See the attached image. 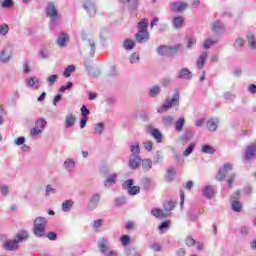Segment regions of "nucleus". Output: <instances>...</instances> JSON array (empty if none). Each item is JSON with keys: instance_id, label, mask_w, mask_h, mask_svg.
I'll return each instance as SVG.
<instances>
[{"instance_id": "obj_1", "label": "nucleus", "mask_w": 256, "mask_h": 256, "mask_svg": "<svg viewBox=\"0 0 256 256\" xmlns=\"http://www.w3.org/2000/svg\"><path fill=\"white\" fill-rule=\"evenodd\" d=\"M29 237V234L25 230H21L16 234L15 239L6 240L3 243V248L6 251H17V247H19V243H23V241L27 240Z\"/></svg>"}, {"instance_id": "obj_2", "label": "nucleus", "mask_w": 256, "mask_h": 256, "mask_svg": "<svg viewBox=\"0 0 256 256\" xmlns=\"http://www.w3.org/2000/svg\"><path fill=\"white\" fill-rule=\"evenodd\" d=\"M173 107H179V90H176L171 98H167L162 106L157 110V113H165Z\"/></svg>"}, {"instance_id": "obj_3", "label": "nucleus", "mask_w": 256, "mask_h": 256, "mask_svg": "<svg viewBox=\"0 0 256 256\" xmlns=\"http://www.w3.org/2000/svg\"><path fill=\"white\" fill-rule=\"evenodd\" d=\"M45 227H47V219L37 217L34 220L33 233L35 237H45Z\"/></svg>"}, {"instance_id": "obj_4", "label": "nucleus", "mask_w": 256, "mask_h": 256, "mask_svg": "<svg viewBox=\"0 0 256 256\" xmlns=\"http://www.w3.org/2000/svg\"><path fill=\"white\" fill-rule=\"evenodd\" d=\"M82 40L87 49H89L90 57H95V49H97L95 38L91 35L83 34Z\"/></svg>"}, {"instance_id": "obj_5", "label": "nucleus", "mask_w": 256, "mask_h": 256, "mask_svg": "<svg viewBox=\"0 0 256 256\" xmlns=\"http://www.w3.org/2000/svg\"><path fill=\"white\" fill-rule=\"evenodd\" d=\"M13 57V46L11 44H6L0 50V63H9Z\"/></svg>"}, {"instance_id": "obj_6", "label": "nucleus", "mask_w": 256, "mask_h": 256, "mask_svg": "<svg viewBox=\"0 0 256 256\" xmlns=\"http://www.w3.org/2000/svg\"><path fill=\"white\" fill-rule=\"evenodd\" d=\"M46 15L47 17L51 18V21H57V19H60L59 11L57 10L55 3L48 2L46 7Z\"/></svg>"}, {"instance_id": "obj_7", "label": "nucleus", "mask_w": 256, "mask_h": 256, "mask_svg": "<svg viewBox=\"0 0 256 256\" xmlns=\"http://www.w3.org/2000/svg\"><path fill=\"white\" fill-rule=\"evenodd\" d=\"M133 184V179H129L123 183L122 187L123 189H126L130 195H139L141 188L139 186H133Z\"/></svg>"}, {"instance_id": "obj_8", "label": "nucleus", "mask_w": 256, "mask_h": 256, "mask_svg": "<svg viewBox=\"0 0 256 256\" xmlns=\"http://www.w3.org/2000/svg\"><path fill=\"white\" fill-rule=\"evenodd\" d=\"M182 46H173V47H168V46H160L157 49V54L158 55H175L179 49H181Z\"/></svg>"}, {"instance_id": "obj_9", "label": "nucleus", "mask_w": 256, "mask_h": 256, "mask_svg": "<svg viewBox=\"0 0 256 256\" xmlns=\"http://www.w3.org/2000/svg\"><path fill=\"white\" fill-rule=\"evenodd\" d=\"M83 7L90 17H95L97 14V5H95V1L86 0L84 1Z\"/></svg>"}, {"instance_id": "obj_10", "label": "nucleus", "mask_w": 256, "mask_h": 256, "mask_svg": "<svg viewBox=\"0 0 256 256\" xmlns=\"http://www.w3.org/2000/svg\"><path fill=\"white\" fill-rule=\"evenodd\" d=\"M233 165L230 163L224 164V166L218 171V174L216 176L217 181H223L227 175H229V172L232 171Z\"/></svg>"}, {"instance_id": "obj_11", "label": "nucleus", "mask_w": 256, "mask_h": 256, "mask_svg": "<svg viewBox=\"0 0 256 256\" xmlns=\"http://www.w3.org/2000/svg\"><path fill=\"white\" fill-rule=\"evenodd\" d=\"M187 7H189V4L183 1H176L170 4L171 11H174L175 13H183Z\"/></svg>"}, {"instance_id": "obj_12", "label": "nucleus", "mask_w": 256, "mask_h": 256, "mask_svg": "<svg viewBox=\"0 0 256 256\" xmlns=\"http://www.w3.org/2000/svg\"><path fill=\"white\" fill-rule=\"evenodd\" d=\"M100 201H101V194L99 193L92 194L88 202V209L90 211H95V209L99 207Z\"/></svg>"}, {"instance_id": "obj_13", "label": "nucleus", "mask_w": 256, "mask_h": 256, "mask_svg": "<svg viewBox=\"0 0 256 256\" xmlns=\"http://www.w3.org/2000/svg\"><path fill=\"white\" fill-rule=\"evenodd\" d=\"M254 157H256V142L248 145L244 151L245 161H251Z\"/></svg>"}, {"instance_id": "obj_14", "label": "nucleus", "mask_w": 256, "mask_h": 256, "mask_svg": "<svg viewBox=\"0 0 256 256\" xmlns=\"http://www.w3.org/2000/svg\"><path fill=\"white\" fill-rule=\"evenodd\" d=\"M147 130L149 134L154 137V139L157 141V143H163V134H161V131L157 128H153L152 125H149L147 127Z\"/></svg>"}, {"instance_id": "obj_15", "label": "nucleus", "mask_w": 256, "mask_h": 256, "mask_svg": "<svg viewBox=\"0 0 256 256\" xmlns=\"http://www.w3.org/2000/svg\"><path fill=\"white\" fill-rule=\"evenodd\" d=\"M128 166L134 171L141 167V156L130 155L128 160Z\"/></svg>"}, {"instance_id": "obj_16", "label": "nucleus", "mask_w": 256, "mask_h": 256, "mask_svg": "<svg viewBox=\"0 0 256 256\" xmlns=\"http://www.w3.org/2000/svg\"><path fill=\"white\" fill-rule=\"evenodd\" d=\"M26 86L29 89L37 90L39 87H41V82L39 81V78L37 77H28L26 79Z\"/></svg>"}, {"instance_id": "obj_17", "label": "nucleus", "mask_w": 256, "mask_h": 256, "mask_svg": "<svg viewBox=\"0 0 256 256\" xmlns=\"http://www.w3.org/2000/svg\"><path fill=\"white\" fill-rule=\"evenodd\" d=\"M135 39L137 43H145V41H149V31L138 30V33L135 34Z\"/></svg>"}, {"instance_id": "obj_18", "label": "nucleus", "mask_w": 256, "mask_h": 256, "mask_svg": "<svg viewBox=\"0 0 256 256\" xmlns=\"http://www.w3.org/2000/svg\"><path fill=\"white\" fill-rule=\"evenodd\" d=\"M63 167L68 173H73L75 171L76 163L73 158H66L63 164Z\"/></svg>"}, {"instance_id": "obj_19", "label": "nucleus", "mask_w": 256, "mask_h": 256, "mask_svg": "<svg viewBox=\"0 0 256 256\" xmlns=\"http://www.w3.org/2000/svg\"><path fill=\"white\" fill-rule=\"evenodd\" d=\"M117 173H112L110 174L104 181V186L107 189H111V187H113V185H115V183H117Z\"/></svg>"}, {"instance_id": "obj_20", "label": "nucleus", "mask_w": 256, "mask_h": 256, "mask_svg": "<svg viewBox=\"0 0 256 256\" xmlns=\"http://www.w3.org/2000/svg\"><path fill=\"white\" fill-rule=\"evenodd\" d=\"M209 54L207 52H203L197 59H196V67L197 69H203L205 67V63H207V59Z\"/></svg>"}, {"instance_id": "obj_21", "label": "nucleus", "mask_w": 256, "mask_h": 256, "mask_svg": "<svg viewBox=\"0 0 256 256\" xmlns=\"http://www.w3.org/2000/svg\"><path fill=\"white\" fill-rule=\"evenodd\" d=\"M75 123H77V118L73 114H68L65 117V127L66 129H71L75 127Z\"/></svg>"}, {"instance_id": "obj_22", "label": "nucleus", "mask_w": 256, "mask_h": 256, "mask_svg": "<svg viewBox=\"0 0 256 256\" xmlns=\"http://www.w3.org/2000/svg\"><path fill=\"white\" fill-rule=\"evenodd\" d=\"M67 41H69V35L64 32H61L58 35L56 44L58 45V47H65L67 45Z\"/></svg>"}, {"instance_id": "obj_23", "label": "nucleus", "mask_w": 256, "mask_h": 256, "mask_svg": "<svg viewBox=\"0 0 256 256\" xmlns=\"http://www.w3.org/2000/svg\"><path fill=\"white\" fill-rule=\"evenodd\" d=\"M151 215H153V217H156V219H165L166 217H169V213L159 208H153L151 210Z\"/></svg>"}, {"instance_id": "obj_24", "label": "nucleus", "mask_w": 256, "mask_h": 256, "mask_svg": "<svg viewBox=\"0 0 256 256\" xmlns=\"http://www.w3.org/2000/svg\"><path fill=\"white\" fill-rule=\"evenodd\" d=\"M161 93V86L154 85L150 88H148V95L151 97V99H155L159 97V94Z\"/></svg>"}, {"instance_id": "obj_25", "label": "nucleus", "mask_w": 256, "mask_h": 256, "mask_svg": "<svg viewBox=\"0 0 256 256\" xmlns=\"http://www.w3.org/2000/svg\"><path fill=\"white\" fill-rule=\"evenodd\" d=\"M98 248L100 249L101 253H107V251H109V239L101 238L98 241Z\"/></svg>"}, {"instance_id": "obj_26", "label": "nucleus", "mask_w": 256, "mask_h": 256, "mask_svg": "<svg viewBox=\"0 0 256 256\" xmlns=\"http://www.w3.org/2000/svg\"><path fill=\"white\" fill-rule=\"evenodd\" d=\"M247 43L253 51H256V37L255 34L248 32L246 34Z\"/></svg>"}, {"instance_id": "obj_27", "label": "nucleus", "mask_w": 256, "mask_h": 256, "mask_svg": "<svg viewBox=\"0 0 256 256\" xmlns=\"http://www.w3.org/2000/svg\"><path fill=\"white\" fill-rule=\"evenodd\" d=\"M171 22L174 29H181V27H183V23H185V18H183V16H176L171 19Z\"/></svg>"}, {"instance_id": "obj_28", "label": "nucleus", "mask_w": 256, "mask_h": 256, "mask_svg": "<svg viewBox=\"0 0 256 256\" xmlns=\"http://www.w3.org/2000/svg\"><path fill=\"white\" fill-rule=\"evenodd\" d=\"M193 77V73L187 69V68H182L178 72V79H186L189 80Z\"/></svg>"}, {"instance_id": "obj_29", "label": "nucleus", "mask_w": 256, "mask_h": 256, "mask_svg": "<svg viewBox=\"0 0 256 256\" xmlns=\"http://www.w3.org/2000/svg\"><path fill=\"white\" fill-rule=\"evenodd\" d=\"M203 195L206 199H213V195H215V187L211 185H207L203 188Z\"/></svg>"}, {"instance_id": "obj_30", "label": "nucleus", "mask_w": 256, "mask_h": 256, "mask_svg": "<svg viewBox=\"0 0 256 256\" xmlns=\"http://www.w3.org/2000/svg\"><path fill=\"white\" fill-rule=\"evenodd\" d=\"M211 27L214 33H225V26L219 20L214 21Z\"/></svg>"}, {"instance_id": "obj_31", "label": "nucleus", "mask_w": 256, "mask_h": 256, "mask_svg": "<svg viewBox=\"0 0 256 256\" xmlns=\"http://www.w3.org/2000/svg\"><path fill=\"white\" fill-rule=\"evenodd\" d=\"M140 165L142 166V170L146 173L149 172L150 169H153V161L149 158L142 159Z\"/></svg>"}, {"instance_id": "obj_32", "label": "nucleus", "mask_w": 256, "mask_h": 256, "mask_svg": "<svg viewBox=\"0 0 256 256\" xmlns=\"http://www.w3.org/2000/svg\"><path fill=\"white\" fill-rule=\"evenodd\" d=\"M218 125H219V119H217V118H212L207 121L208 131H211V132L217 131Z\"/></svg>"}, {"instance_id": "obj_33", "label": "nucleus", "mask_w": 256, "mask_h": 256, "mask_svg": "<svg viewBox=\"0 0 256 256\" xmlns=\"http://www.w3.org/2000/svg\"><path fill=\"white\" fill-rule=\"evenodd\" d=\"M130 155L140 156L141 155V145L139 142H134L130 145Z\"/></svg>"}, {"instance_id": "obj_34", "label": "nucleus", "mask_w": 256, "mask_h": 256, "mask_svg": "<svg viewBox=\"0 0 256 256\" xmlns=\"http://www.w3.org/2000/svg\"><path fill=\"white\" fill-rule=\"evenodd\" d=\"M34 127L36 129H39L40 131L44 132L45 127H47V120H45V118L36 119Z\"/></svg>"}, {"instance_id": "obj_35", "label": "nucleus", "mask_w": 256, "mask_h": 256, "mask_svg": "<svg viewBox=\"0 0 256 256\" xmlns=\"http://www.w3.org/2000/svg\"><path fill=\"white\" fill-rule=\"evenodd\" d=\"M217 43H219V39L208 38L204 41L203 47H204V49H211V47H213V45H217Z\"/></svg>"}, {"instance_id": "obj_36", "label": "nucleus", "mask_w": 256, "mask_h": 256, "mask_svg": "<svg viewBox=\"0 0 256 256\" xmlns=\"http://www.w3.org/2000/svg\"><path fill=\"white\" fill-rule=\"evenodd\" d=\"M73 205H74V202H73L72 199L65 200V201L62 203V211H63L64 213H69V211H71Z\"/></svg>"}, {"instance_id": "obj_37", "label": "nucleus", "mask_w": 256, "mask_h": 256, "mask_svg": "<svg viewBox=\"0 0 256 256\" xmlns=\"http://www.w3.org/2000/svg\"><path fill=\"white\" fill-rule=\"evenodd\" d=\"M123 47L126 51H133V49H135V41L131 39H125L123 42Z\"/></svg>"}, {"instance_id": "obj_38", "label": "nucleus", "mask_w": 256, "mask_h": 256, "mask_svg": "<svg viewBox=\"0 0 256 256\" xmlns=\"http://www.w3.org/2000/svg\"><path fill=\"white\" fill-rule=\"evenodd\" d=\"M147 27H149V20L147 18H143L138 22V31H147Z\"/></svg>"}, {"instance_id": "obj_39", "label": "nucleus", "mask_w": 256, "mask_h": 256, "mask_svg": "<svg viewBox=\"0 0 256 256\" xmlns=\"http://www.w3.org/2000/svg\"><path fill=\"white\" fill-rule=\"evenodd\" d=\"M231 206L236 213H241V210L243 209V203L239 200H231Z\"/></svg>"}, {"instance_id": "obj_40", "label": "nucleus", "mask_w": 256, "mask_h": 256, "mask_svg": "<svg viewBox=\"0 0 256 256\" xmlns=\"http://www.w3.org/2000/svg\"><path fill=\"white\" fill-rule=\"evenodd\" d=\"M141 61V55L138 52H134L129 57V63L131 65H137Z\"/></svg>"}, {"instance_id": "obj_41", "label": "nucleus", "mask_w": 256, "mask_h": 256, "mask_svg": "<svg viewBox=\"0 0 256 256\" xmlns=\"http://www.w3.org/2000/svg\"><path fill=\"white\" fill-rule=\"evenodd\" d=\"M103 131H105V123L98 122L94 127V135H103Z\"/></svg>"}, {"instance_id": "obj_42", "label": "nucleus", "mask_w": 256, "mask_h": 256, "mask_svg": "<svg viewBox=\"0 0 256 256\" xmlns=\"http://www.w3.org/2000/svg\"><path fill=\"white\" fill-rule=\"evenodd\" d=\"M121 3L129 6L130 9H137L139 7V0H120Z\"/></svg>"}, {"instance_id": "obj_43", "label": "nucleus", "mask_w": 256, "mask_h": 256, "mask_svg": "<svg viewBox=\"0 0 256 256\" xmlns=\"http://www.w3.org/2000/svg\"><path fill=\"white\" fill-rule=\"evenodd\" d=\"M202 153H205L206 155H213L215 153V148L213 146L204 144L202 146Z\"/></svg>"}, {"instance_id": "obj_44", "label": "nucleus", "mask_w": 256, "mask_h": 256, "mask_svg": "<svg viewBox=\"0 0 256 256\" xmlns=\"http://www.w3.org/2000/svg\"><path fill=\"white\" fill-rule=\"evenodd\" d=\"M11 191V186L6 184H0V193L3 197H7Z\"/></svg>"}, {"instance_id": "obj_45", "label": "nucleus", "mask_w": 256, "mask_h": 256, "mask_svg": "<svg viewBox=\"0 0 256 256\" xmlns=\"http://www.w3.org/2000/svg\"><path fill=\"white\" fill-rule=\"evenodd\" d=\"M185 126V118L180 117L176 122H175V130L176 131H183V127Z\"/></svg>"}, {"instance_id": "obj_46", "label": "nucleus", "mask_w": 256, "mask_h": 256, "mask_svg": "<svg viewBox=\"0 0 256 256\" xmlns=\"http://www.w3.org/2000/svg\"><path fill=\"white\" fill-rule=\"evenodd\" d=\"M163 208L165 209V213H169V211H173V209H175V202H173L171 200L166 201L163 204Z\"/></svg>"}, {"instance_id": "obj_47", "label": "nucleus", "mask_w": 256, "mask_h": 256, "mask_svg": "<svg viewBox=\"0 0 256 256\" xmlns=\"http://www.w3.org/2000/svg\"><path fill=\"white\" fill-rule=\"evenodd\" d=\"M9 35V25L8 24H1L0 25V37H7Z\"/></svg>"}, {"instance_id": "obj_48", "label": "nucleus", "mask_w": 256, "mask_h": 256, "mask_svg": "<svg viewBox=\"0 0 256 256\" xmlns=\"http://www.w3.org/2000/svg\"><path fill=\"white\" fill-rule=\"evenodd\" d=\"M75 69H77V67H75V65H69L68 67H66V69L64 70V77L68 78L71 77V73H73L75 71Z\"/></svg>"}, {"instance_id": "obj_49", "label": "nucleus", "mask_w": 256, "mask_h": 256, "mask_svg": "<svg viewBox=\"0 0 256 256\" xmlns=\"http://www.w3.org/2000/svg\"><path fill=\"white\" fill-rule=\"evenodd\" d=\"M41 135H43V131L35 128V126L30 129V137H41Z\"/></svg>"}, {"instance_id": "obj_50", "label": "nucleus", "mask_w": 256, "mask_h": 256, "mask_svg": "<svg viewBox=\"0 0 256 256\" xmlns=\"http://www.w3.org/2000/svg\"><path fill=\"white\" fill-rule=\"evenodd\" d=\"M175 175H177V171L175 170V168H169L167 170V176H166L167 181H171L172 179H175Z\"/></svg>"}, {"instance_id": "obj_51", "label": "nucleus", "mask_w": 256, "mask_h": 256, "mask_svg": "<svg viewBox=\"0 0 256 256\" xmlns=\"http://www.w3.org/2000/svg\"><path fill=\"white\" fill-rule=\"evenodd\" d=\"M244 46H245V40H243V38H237L234 41L235 49H243Z\"/></svg>"}, {"instance_id": "obj_52", "label": "nucleus", "mask_w": 256, "mask_h": 256, "mask_svg": "<svg viewBox=\"0 0 256 256\" xmlns=\"http://www.w3.org/2000/svg\"><path fill=\"white\" fill-rule=\"evenodd\" d=\"M104 220L99 218L93 221L92 227L93 229H101L103 227Z\"/></svg>"}, {"instance_id": "obj_53", "label": "nucleus", "mask_w": 256, "mask_h": 256, "mask_svg": "<svg viewBox=\"0 0 256 256\" xmlns=\"http://www.w3.org/2000/svg\"><path fill=\"white\" fill-rule=\"evenodd\" d=\"M57 79H59V75L53 74L50 77H48L46 79V81H47L48 85L51 87V86L55 85V82L57 81Z\"/></svg>"}, {"instance_id": "obj_54", "label": "nucleus", "mask_w": 256, "mask_h": 256, "mask_svg": "<svg viewBox=\"0 0 256 256\" xmlns=\"http://www.w3.org/2000/svg\"><path fill=\"white\" fill-rule=\"evenodd\" d=\"M173 121V116H165L162 118V122L168 127H171V125H173Z\"/></svg>"}, {"instance_id": "obj_55", "label": "nucleus", "mask_w": 256, "mask_h": 256, "mask_svg": "<svg viewBox=\"0 0 256 256\" xmlns=\"http://www.w3.org/2000/svg\"><path fill=\"white\" fill-rule=\"evenodd\" d=\"M23 73H25V75H29L31 73V64H29V61L24 62Z\"/></svg>"}, {"instance_id": "obj_56", "label": "nucleus", "mask_w": 256, "mask_h": 256, "mask_svg": "<svg viewBox=\"0 0 256 256\" xmlns=\"http://www.w3.org/2000/svg\"><path fill=\"white\" fill-rule=\"evenodd\" d=\"M120 241L124 247H127V245H129V243H131V238L128 235H123L120 238Z\"/></svg>"}, {"instance_id": "obj_57", "label": "nucleus", "mask_w": 256, "mask_h": 256, "mask_svg": "<svg viewBox=\"0 0 256 256\" xmlns=\"http://www.w3.org/2000/svg\"><path fill=\"white\" fill-rule=\"evenodd\" d=\"M195 43H197V39L193 36L188 37L187 40V48L188 49H193V45H195Z\"/></svg>"}, {"instance_id": "obj_58", "label": "nucleus", "mask_w": 256, "mask_h": 256, "mask_svg": "<svg viewBox=\"0 0 256 256\" xmlns=\"http://www.w3.org/2000/svg\"><path fill=\"white\" fill-rule=\"evenodd\" d=\"M57 193V189L51 187V185L46 186V195L49 197V195H55Z\"/></svg>"}, {"instance_id": "obj_59", "label": "nucleus", "mask_w": 256, "mask_h": 256, "mask_svg": "<svg viewBox=\"0 0 256 256\" xmlns=\"http://www.w3.org/2000/svg\"><path fill=\"white\" fill-rule=\"evenodd\" d=\"M193 149H195V145L191 144L184 152L183 156L184 157H189L193 153Z\"/></svg>"}, {"instance_id": "obj_60", "label": "nucleus", "mask_w": 256, "mask_h": 256, "mask_svg": "<svg viewBox=\"0 0 256 256\" xmlns=\"http://www.w3.org/2000/svg\"><path fill=\"white\" fill-rule=\"evenodd\" d=\"M81 113H82L83 118L89 117L90 112H89V109L87 108V106L83 105L81 107Z\"/></svg>"}, {"instance_id": "obj_61", "label": "nucleus", "mask_w": 256, "mask_h": 256, "mask_svg": "<svg viewBox=\"0 0 256 256\" xmlns=\"http://www.w3.org/2000/svg\"><path fill=\"white\" fill-rule=\"evenodd\" d=\"M143 145H144V149L146 151H153V142L146 141V142L143 143Z\"/></svg>"}, {"instance_id": "obj_62", "label": "nucleus", "mask_w": 256, "mask_h": 256, "mask_svg": "<svg viewBox=\"0 0 256 256\" xmlns=\"http://www.w3.org/2000/svg\"><path fill=\"white\" fill-rule=\"evenodd\" d=\"M233 181H235V174L228 175L227 185L228 187H233Z\"/></svg>"}, {"instance_id": "obj_63", "label": "nucleus", "mask_w": 256, "mask_h": 256, "mask_svg": "<svg viewBox=\"0 0 256 256\" xmlns=\"http://www.w3.org/2000/svg\"><path fill=\"white\" fill-rule=\"evenodd\" d=\"M224 99H226V101H233V99H235V95L233 92H226L224 93Z\"/></svg>"}, {"instance_id": "obj_64", "label": "nucleus", "mask_w": 256, "mask_h": 256, "mask_svg": "<svg viewBox=\"0 0 256 256\" xmlns=\"http://www.w3.org/2000/svg\"><path fill=\"white\" fill-rule=\"evenodd\" d=\"M2 7H4V9H9V7H13V0H4L2 2Z\"/></svg>"}]
</instances>
